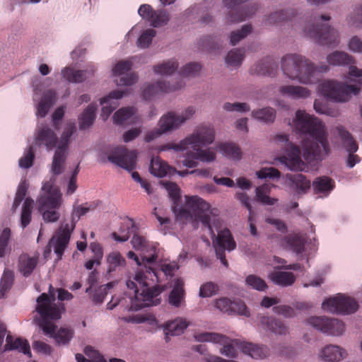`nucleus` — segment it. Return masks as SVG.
Segmentation results:
<instances>
[{
    "label": "nucleus",
    "instance_id": "obj_51",
    "mask_svg": "<svg viewBox=\"0 0 362 362\" xmlns=\"http://www.w3.org/2000/svg\"><path fill=\"white\" fill-rule=\"evenodd\" d=\"M14 281V274L11 270L4 272L1 279L0 296L4 298L6 293L11 288Z\"/></svg>",
    "mask_w": 362,
    "mask_h": 362
},
{
    "label": "nucleus",
    "instance_id": "obj_29",
    "mask_svg": "<svg viewBox=\"0 0 362 362\" xmlns=\"http://www.w3.org/2000/svg\"><path fill=\"white\" fill-rule=\"evenodd\" d=\"M260 324L273 333L279 335H286L288 333V327L283 322L268 316L259 317Z\"/></svg>",
    "mask_w": 362,
    "mask_h": 362
},
{
    "label": "nucleus",
    "instance_id": "obj_39",
    "mask_svg": "<svg viewBox=\"0 0 362 362\" xmlns=\"http://www.w3.org/2000/svg\"><path fill=\"white\" fill-rule=\"evenodd\" d=\"M55 99L56 93L54 90H49L45 92L37 105V115L45 117L51 106L54 104Z\"/></svg>",
    "mask_w": 362,
    "mask_h": 362
},
{
    "label": "nucleus",
    "instance_id": "obj_57",
    "mask_svg": "<svg viewBox=\"0 0 362 362\" xmlns=\"http://www.w3.org/2000/svg\"><path fill=\"white\" fill-rule=\"evenodd\" d=\"M156 35V31L155 30L152 28L146 30L138 38L136 45L143 49L148 47Z\"/></svg>",
    "mask_w": 362,
    "mask_h": 362
},
{
    "label": "nucleus",
    "instance_id": "obj_16",
    "mask_svg": "<svg viewBox=\"0 0 362 362\" xmlns=\"http://www.w3.org/2000/svg\"><path fill=\"white\" fill-rule=\"evenodd\" d=\"M195 113L194 107L189 106L185 109L182 115H177L173 112H169L160 118V135L175 130L181 124L191 118Z\"/></svg>",
    "mask_w": 362,
    "mask_h": 362
},
{
    "label": "nucleus",
    "instance_id": "obj_10",
    "mask_svg": "<svg viewBox=\"0 0 362 362\" xmlns=\"http://www.w3.org/2000/svg\"><path fill=\"white\" fill-rule=\"evenodd\" d=\"M107 153V160L128 171H132L136 165L137 153L134 150H128L125 146L113 147Z\"/></svg>",
    "mask_w": 362,
    "mask_h": 362
},
{
    "label": "nucleus",
    "instance_id": "obj_28",
    "mask_svg": "<svg viewBox=\"0 0 362 362\" xmlns=\"http://www.w3.org/2000/svg\"><path fill=\"white\" fill-rule=\"evenodd\" d=\"M240 349L244 354H248L255 359L264 358L269 354V349L267 346L258 345L250 342H241L240 344Z\"/></svg>",
    "mask_w": 362,
    "mask_h": 362
},
{
    "label": "nucleus",
    "instance_id": "obj_45",
    "mask_svg": "<svg viewBox=\"0 0 362 362\" xmlns=\"http://www.w3.org/2000/svg\"><path fill=\"white\" fill-rule=\"evenodd\" d=\"M296 12L294 9L282 10L271 13L266 19V23L272 25L281 23L284 21H292Z\"/></svg>",
    "mask_w": 362,
    "mask_h": 362
},
{
    "label": "nucleus",
    "instance_id": "obj_61",
    "mask_svg": "<svg viewBox=\"0 0 362 362\" xmlns=\"http://www.w3.org/2000/svg\"><path fill=\"white\" fill-rule=\"evenodd\" d=\"M256 175L259 179H278L281 176V173L278 169L274 167L262 168L256 172Z\"/></svg>",
    "mask_w": 362,
    "mask_h": 362
},
{
    "label": "nucleus",
    "instance_id": "obj_3",
    "mask_svg": "<svg viewBox=\"0 0 362 362\" xmlns=\"http://www.w3.org/2000/svg\"><path fill=\"white\" fill-rule=\"evenodd\" d=\"M214 139L215 131L214 128L209 126H201L179 144L168 143L160 145V152L170 149L175 151H183L190 146L194 151L187 152L182 163L184 166L192 168L198 165V160L209 163L216 159V153L214 151L210 148L200 149L201 147L211 144Z\"/></svg>",
    "mask_w": 362,
    "mask_h": 362
},
{
    "label": "nucleus",
    "instance_id": "obj_62",
    "mask_svg": "<svg viewBox=\"0 0 362 362\" xmlns=\"http://www.w3.org/2000/svg\"><path fill=\"white\" fill-rule=\"evenodd\" d=\"M218 291V286L214 282L209 281L201 285L199 288V296L208 298L215 295Z\"/></svg>",
    "mask_w": 362,
    "mask_h": 362
},
{
    "label": "nucleus",
    "instance_id": "obj_25",
    "mask_svg": "<svg viewBox=\"0 0 362 362\" xmlns=\"http://www.w3.org/2000/svg\"><path fill=\"white\" fill-rule=\"evenodd\" d=\"M173 289L169 293V304L179 308L185 302V291L184 289V281L181 278H176L173 281Z\"/></svg>",
    "mask_w": 362,
    "mask_h": 362
},
{
    "label": "nucleus",
    "instance_id": "obj_34",
    "mask_svg": "<svg viewBox=\"0 0 362 362\" xmlns=\"http://www.w3.org/2000/svg\"><path fill=\"white\" fill-rule=\"evenodd\" d=\"M305 239L298 235L285 236L281 240V245L290 249L296 254H301L305 250Z\"/></svg>",
    "mask_w": 362,
    "mask_h": 362
},
{
    "label": "nucleus",
    "instance_id": "obj_7",
    "mask_svg": "<svg viewBox=\"0 0 362 362\" xmlns=\"http://www.w3.org/2000/svg\"><path fill=\"white\" fill-rule=\"evenodd\" d=\"M331 17L327 14L315 17V23L303 30L305 35L314 39L320 45L337 46L339 42L338 32L327 23H322L329 21Z\"/></svg>",
    "mask_w": 362,
    "mask_h": 362
},
{
    "label": "nucleus",
    "instance_id": "obj_49",
    "mask_svg": "<svg viewBox=\"0 0 362 362\" xmlns=\"http://www.w3.org/2000/svg\"><path fill=\"white\" fill-rule=\"evenodd\" d=\"M54 332L52 333L47 334L50 335L51 337H53L55 339V340L58 344H68L71 341V339L73 338L74 331L69 328L62 327L57 332H55L57 327L54 324Z\"/></svg>",
    "mask_w": 362,
    "mask_h": 362
},
{
    "label": "nucleus",
    "instance_id": "obj_6",
    "mask_svg": "<svg viewBox=\"0 0 362 362\" xmlns=\"http://www.w3.org/2000/svg\"><path fill=\"white\" fill-rule=\"evenodd\" d=\"M42 193L37 199L39 211L45 222H56L60 217L57 211L62 205V194L60 189L51 182H46L42 187Z\"/></svg>",
    "mask_w": 362,
    "mask_h": 362
},
{
    "label": "nucleus",
    "instance_id": "obj_1",
    "mask_svg": "<svg viewBox=\"0 0 362 362\" xmlns=\"http://www.w3.org/2000/svg\"><path fill=\"white\" fill-rule=\"evenodd\" d=\"M129 259H134L139 266L144 265V269H139L135 274L133 280L127 281V286L134 291V296L131 298L130 310L138 311L143 308L156 305L158 296V274L151 264L157 256H141V259L132 251L127 253Z\"/></svg>",
    "mask_w": 362,
    "mask_h": 362
},
{
    "label": "nucleus",
    "instance_id": "obj_26",
    "mask_svg": "<svg viewBox=\"0 0 362 362\" xmlns=\"http://www.w3.org/2000/svg\"><path fill=\"white\" fill-rule=\"evenodd\" d=\"M346 351L339 346L329 344L320 352L319 357L327 362L339 361L346 356Z\"/></svg>",
    "mask_w": 362,
    "mask_h": 362
},
{
    "label": "nucleus",
    "instance_id": "obj_55",
    "mask_svg": "<svg viewBox=\"0 0 362 362\" xmlns=\"http://www.w3.org/2000/svg\"><path fill=\"white\" fill-rule=\"evenodd\" d=\"M252 32L251 25H244L240 30L233 31L230 35L231 45H237L240 40L246 37Z\"/></svg>",
    "mask_w": 362,
    "mask_h": 362
},
{
    "label": "nucleus",
    "instance_id": "obj_44",
    "mask_svg": "<svg viewBox=\"0 0 362 362\" xmlns=\"http://www.w3.org/2000/svg\"><path fill=\"white\" fill-rule=\"evenodd\" d=\"M218 148L223 156L230 159L238 160L242 157V151L235 144L222 143L218 146Z\"/></svg>",
    "mask_w": 362,
    "mask_h": 362
},
{
    "label": "nucleus",
    "instance_id": "obj_52",
    "mask_svg": "<svg viewBox=\"0 0 362 362\" xmlns=\"http://www.w3.org/2000/svg\"><path fill=\"white\" fill-rule=\"evenodd\" d=\"M245 54L244 48L233 49L228 52L226 62L230 66H240L245 57Z\"/></svg>",
    "mask_w": 362,
    "mask_h": 362
},
{
    "label": "nucleus",
    "instance_id": "obj_33",
    "mask_svg": "<svg viewBox=\"0 0 362 362\" xmlns=\"http://www.w3.org/2000/svg\"><path fill=\"white\" fill-rule=\"evenodd\" d=\"M313 187L316 194L328 195L334 188L335 182L327 176H320L315 179Z\"/></svg>",
    "mask_w": 362,
    "mask_h": 362
},
{
    "label": "nucleus",
    "instance_id": "obj_38",
    "mask_svg": "<svg viewBox=\"0 0 362 362\" xmlns=\"http://www.w3.org/2000/svg\"><path fill=\"white\" fill-rule=\"evenodd\" d=\"M38 258L22 254L18 259V269L24 276H30L37 266Z\"/></svg>",
    "mask_w": 362,
    "mask_h": 362
},
{
    "label": "nucleus",
    "instance_id": "obj_36",
    "mask_svg": "<svg viewBox=\"0 0 362 362\" xmlns=\"http://www.w3.org/2000/svg\"><path fill=\"white\" fill-rule=\"evenodd\" d=\"M93 69L90 71L74 70L69 67L64 68L62 71L63 77L70 83H81L88 77V75H93Z\"/></svg>",
    "mask_w": 362,
    "mask_h": 362
},
{
    "label": "nucleus",
    "instance_id": "obj_11",
    "mask_svg": "<svg viewBox=\"0 0 362 362\" xmlns=\"http://www.w3.org/2000/svg\"><path fill=\"white\" fill-rule=\"evenodd\" d=\"M322 308L332 313L351 314L358 310V303L349 296L338 294L337 296L325 300Z\"/></svg>",
    "mask_w": 362,
    "mask_h": 362
},
{
    "label": "nucleus",
    "instance_id": "obj_37",
    "mask_svg": "<svg viewBox=\"0 0 362 362\" xmlns=\"http://www.w3.org/2000/svg\"><path fill=\"white\" fill-rule=\"evenodd\" d=\"M269 278L276 285L288 286L296 281L295 275L290 272L274 271L269 274Z\"/></svg>",
    "mask_w": 362,
    "mask_h": 362
},
{
    "label": "nucleus",
    "instance_id": "obj_63",
    "mask_svg": "<svg viewBox=\"0 0 362 362\" xmlns=\"http://www.w3.org/2000/svg\"><path fill=\"white\" fill-rule=\"evenodd\" d=\"M95 208V206H93V204H90L89 206H83L79 205L75 207L73 209L71 214V223H74L76 226V223L80 219V218L87 214L90 210H93Z\"/></svg>",
    "mask_w": 362,
    "mask_h": 362
},
{
    "label": "nucleus",
    "instance_id": "obj_5",
    "mask_svg": "<svg viewBox=\"0 0 362 362\" xmlns=\"http://www.w3.org/2000/svg\"><path fill=\"white\" fill-rule=\"evenodd\" d=\"M55 297L54 288L52 285L49 288V294L42 293L37 298L35 311L40 317L35 320L45 334L52 333L54 325L52 320H57L61 317L62 312L64 310L63 305L54 303Z\"/></svg>",
    "mask_w": 362,
    "mask_h": 362
},
{
    "label": "nucleus",
    "instance_id": "obj_50",
    "mask_svg": "<svg viewBox=\"0 0 362 362\" xmlns=\"http://www.w3.org/2000/svg\"><path fill=\"white\" fill-rule=\"evenodd\" d=\"M271 187L267 184H264L256 188V197L258 201L265 205H274L277 199L268 196L270 192Z\"/></svg>",
    "mask_w": 362,
    "mask_h": 362
},
{
    "label": "nucleus",
    "instance_id": "obj_60",
    "mask_svg": "<svg viewBox=\"0 0 362 362\" xmlns=\"http://www.w3.org/2000/svg\"><path fill=\"white\" fill-rule=\"evenodd\" d=\"M201 69L199 63L191 62L182 67L180 74L184 77H194L199 73Z\"/></svg>",
    "mask_w": 362,
    "mask_h": 362
},
{
    "label": "nucleus",
    "instance_id": "obj_8",
    "mask_svg": "<svg viewBox=\"0 0 362 362\" xmlns=\"http://www.w3.org/2000/svg\"><path fill=\"white\" fill-rule=\"evenodd\" d=\"M320 92L327 98L336 102H346L351 95H356L360 88L356 85H346L334 81H327L320 85Z\"/></svg>",
    "mask_w": 362,
    "mask_h": 362
},
{
    "label": "nucleus",
    "instance_id": "obj_17",
    "mask_svg": "<svg viewBox=\"0 0 362 362\" xmlns=\"http://www.w3.org/2000/svg\"><path fill=\"white\" fill-rule=\"evenodd\" d=\"M247 0H223L224 6L228 8L227 21L236 23L245 21L255 13L257 8L242 6Z\"/></svg>",
    "mask_w": 362,
    "mask_h": 362
},
{
    "label": "nucleus",
    "instance_id": "obj_23",
    "mask_svg": "<svg viewBox=\"0 0 362 362\" xmlns=\"http://www.w3.org/2000/svg\"><path fill=\"white\" fill-rule=\"evenodd\" d=\"M35 141L37 146H44L47 151H52L57 146L58 138L52 129L42 127L37 129Z\"/></svg>",
    "mask_w": 362,
    "mask_h": 362
},
{
    "label": "nucleus",
    "instance_id": "obj_15",
    "mask_svg": "<svg viewBox=\"0 0 362 362\" xmlns=\"http://www.w3.org/2000/svg\"><path fill=\"white\" fill-rule=\"evenodd\" d=\"M75 228L74 223H62L49 242L55 254L61 259L70 240L71 234ZM50 250V248H49Z\"/></svg>",
    "mask_w": 362,
    "mask_h": 362
},
{
    "label": "nucleus",
    "instance_id": "obj_18",
    "mask_svg": "<svg viewBox=\"0 0 362 362\" xmlns=\"http://www.w3.org/2000/svg\"><path fill=\"white\" fill-rule=\"evenodd\" d=\"M214 244L217 258L228 267V263L226 258L225 250L232 251L236 247V243L230 231L228 228L219 231Z\"/></svg>",
    "mask_w": 362,
    "mask_h": 362
},
{
    "label": "nucleus",
    "instance_id": "obj_31",
    "mask_svg": "<svg viewBox=\"0 0 362 362\" xmlns=\"http://www.w3.org/2000/svg\"><path fill=\"white\" fill-rule=\"evenodd\" d=\"M290 182V187L298 194L305 193L310 187V181L303 174L286 175Z\"/></svg>",
    "mask_w": 362,
    "mask_h": 362
},
{
    "label": "nucleus",
    "instance_id": "obj_20",
    "mask_svg": "<svg viewBox=\"0 0 362 362\" xmlns=\"http://www.w3.org/2000/svg\"><path fill=\"white\" fill-rule=\"evenodd\" d=\"M337 130L346 150L349 152L346 165L349 168H351L356 163L360 162L358 156L354 154L358 148V144L354 139L352 135L343 127H338Z\"/></svg>",
    "mask_w": 362,
    "mask_h": 362
},
{
    "label": "nucleus",
    "instance_id": "obj_35",
    "mask_svg": "<svg viewBox=\"0 0 362 362\" xmlns=\"http://www.w3.org/2000/svg\"><path fill=\"white\" fill-rule=\"evenodd\" d=\"M279 92L281 95L292 99L306 98L310 95L308 88L299 86H282L279 88Z\"/></svg>",
    "mask_w": 362,
    "mask_h": 362
},
{
    "label": "nucleus",
    "instance_id": "obj_2",
    "mask_svg": "<svg viewBox=\"0 0 362 362\" xmlns=\"http://www.w3.org/2000/svg\"><path fill=\"white\" fill-rule=\"evenodd\" d=\"M293 122L298 133L309 135L313 139L312 141L305 140L302 144L303 157L307 163H310L329 154V146L325 126L318 118L298 110Z\"/></svg>",
    "mask_w": 362,
    "mask_h": 362
},
{
    "label": "nucleus",
    "instance_id": "obj_14",
    "mask_svg": "<svg viewBox=\"0 0 362 362\" xmlns=\"http://www.w3.org/2000/svg\"><path fill=\"white\" fill-rule=\"evenodd\" d=\"M309 325L327 334L339 336L345 330L344 323L337 319L325 317H311L307 320Z\"/></svg>",
    "mask_w": 362,
    "mask_h": 362
},
{
    "label": "nucleus",
    "instance_id": "obj_64",
    "mask_svg": "<svg viewBox=\"0 0 362 362\" xmlns=\"http://www.w3.org/2000/svg\"><path fill=\"white\" fill-rule=\"evenodd\" d=\"M228 315L238 314L245 316H249L250 312L244 302L242 300L231 301Z\"/></svg>",
    "mask_w": 362,
    "mask_h": 362
},
{
    "label": "nucleus",
    "instance_id": "obj_22",
    "mask_svg": "<svg viewBox=\"0 0 362 362\" xmlns=\"http://www.w3.org/2000/svg\"><path fill=\"white\" fill-rule=\"evenodd\" d=\"M133 63L129 60H121L118 62L112 71L115 76H122L119 78V81L117 83L119 86H132L136 83L138 81V76L135 73L127 72L131 70Z\"/></svg>",
    "mask_w": 362,
    "mask_h": 362
},
{
    "label": "nucleus",
    "instance_id": "obj_27",
    "mask_svg": "<svg viewBox=\"0 0 362 362\" xmlns=\"http://www.w3.org/2000/svg\"><path fill=\"white\" fill-rule=\"evenodd\" d=\"M277 69L278 64L274 59L272 57H266L255 64L251 71L257 75L272 76L275 75Z\"/></svg>",
    "mask_w": 362,
    "mask_h": 362
},
{
    "label": "nucleus",
    "instance_id": "obj_40",
    "mask_svg": "<svg viewBox=\"0 0 362 362\" xmlns=\"http://www.w3.org/2000/svg\"><path fill=\"white\" fill-rule=\"evenodd\" d=\"M67 151L57 148L52 163V172L55 175L62 174L64 170L65 161L66 160Z\"/></svg>",
    "mask_w": 362,
    "mask_h": 362
},
{
    "label": "nucleus",
    "instance_id": "obj_47",
    "mask_svg": "<svg viewBox=\"0 0 362 362\" xmlns=\"http://www.w3.org/2000/svg\"><path fill=\"white\" fill-rule=\"evenodd\" d=\"M108 264L107 272L110 274L117 269L123 268L126 265V260L119 252H112L107 257Z\"/></svg>",
    "mask_w": 362,
    "mask_h": 362
},
{
    "label": "nucleus",
    "instance_id": "obj_42",
    "mask_svg": "<svg viewBox=\"0 0 362 362\" xmlns=\"http://www.w3.org/2000/svg\"><path fill=\"white\" fill-rule=\"evenodd\" d=\"M138 13L142 19L148 22L154 28L158 27V12L149 4L140 6Z\"/></svg>",
    "mask_w": 362,
    "mask_h": 362
},
{
    "label": "nucleus",
    "instance_id": "obj_48",
    "mask_svg": "<svg viewBox=\"0 0 362 362\" xmlns=\"http://www.w3.org/2000/svg\"><path fill=\"white\" fill-rule=\"evenodd\" d=\"M252 117L265 123H272L276 118V110L272 107H264L252 112Z\"/></svg>",
    "mask_w": 362,
    "mask_h": 362
},
{
    "label": "nucleus",
    "instance_id": "obj_21",
    "mask_svg": "<svg viewBox=\"0 0 362 362\" xmlns=\"http://www.w3.org/2000/svg\"><path fill=\"white\" fill-rule=\"evenodd\" d=\"M130 225L131 226H127L128 232L123 235H119L116 233H113L112 237L114 239L119 242H125L129 238L131 234H133L134 235L131 241L133 247L136 250L140 251L142 253L148 252L149 246L145 238L136 233L137 228L134 222L131 221Z\"/></svg>",
    "mask_w": 362,
    "mask_h": 362
},
{
    "label": "nucleus",
    "instance_id": "obj_43",
    "mask_svg": "<svg viewBox=\"0 0 362 362\" xmlns=\"http://www.w3.org/2000/svg\"><path fill=\"white\" fill-rule=\"evenodd\" d=\"M96 105L91 103L78 117L80 129L90 127L95 119Z\"/></svg>",
    "mask_w": 362,
    "mask_h": 362
},
{
    "label": "nucleus",
    "instance_id": "obj_56",
    "mask_svg": "<svg viewBox=\"0 0 362 362\" xmlns=\"http://www.w3.org/2000/svg\"><path fill=\"white\" fill-rule=\"evenodd\" d=\"M134 113L133 107H122L118 110L113 115L114 122L117 124H122L126 120L129 119Z\"/></svg>",
    "mask_w": 362,
    "mask_h": 362
},
{
    "label": "nucleus",
    "instance_id": "obj_24",
    "mask_svg": "<svg viewBox=\"0 0 362 362\" xmlns=\"http://www.w3.org/2000/svg\"><path fill=\"white\" fill-rule=\"evenodd\" d=\"M125 93L122 90H115L111 91L106 97L100 99V104L103 105L100 117L105 121L110 114L117 107L118 103L113 101V99L122 98Z\"/></svg>",
    "mask_w": 362,
    "mask_h": 362
},
{
    "label": "nucleus",
    "instance_id": "obj_59",
    "mask_svg": "<svg viewBox=\"0 0 362 362\" xmlns=\"http://www.w3.org/2000/svg\"><path fill=\"white\" fill-rule=\"evenodd\" d=\"M245 282L247 286L260 291L265 290L267 287L264 280L254 274L248 275L245 279Z\"/></svg>",
    "mask_w": 362,
    "mask_h": 362
},
{
    "label": "nucleus",
    "instance_id": "obj_19",
    "mask_svg": "<svg viewBox=\"0 0 362 362\" xmlns=\"http://www.w3.org/2000/svg\"><path fill=\"white\" fill-rule=\"evenodd\" d=\"M327 62L333 66H346L350 65L349 74L350 78L354 80H358L362 83V69H358L354 64V58L344 52L335 51L329 54L327 57Z\"/></svg>",
    "mask_w": 362,
    "mask_h": 362
},
{
    "label": "nucleus",
    "instance_id": "obj_53",
    "mask_svg": "<svg viewBox=\"0 0 362 362\" xmlns=\"http://www.w3.org/2000/svg\"><path fill=\"white\" fill-rule=\"evenodd\" d=\"M189 173H190V171L187 170L178 171L175 168L169 165L167 162L160 159V178L165 176L171 177L175 174L184 177Z\"/></svg>",
    "mask_w": 362,
    "mask_h": 362
},
{
    "label": "nucleus",
    "instance_id": "obj_13",
    "mask_svg": "<svg viewBox=\"0 0 362 362\" xmlns=\"http://www.w3.org/2000/svg\"><path fill=\"white\" fill-rule=\"evenodd\" d=\"M186 204L197 215V218L202 224L208 228L210 235L214 236L215 233L211 225V216L208 214L210 210L209 204L197 196H186Z\"/></svg>",
    "mask_w": 362,
    "mask_h": 362
},
{
    "label": "nucleus",
    "instance_id": "obj_41",
    "mask_svg": "<svg viewBox=\"0 0 362 362\" xmlns=\"http://www.w3.org/2000/svg\"><path fill=\"white\" fill-rule=\"evenodd\" d=\"M160 185H162L168 192V194L173 202V209L176 211L177 206H179L181 199V192L178 185L175 182L160 181Z\"/></svg>",
    "mask_w": 362,
    "mask_h": 362
},
{
    "label": "nucleus",
    "instance_id": "obj_12",
    "mask_svg": "<svg viewBox=\"0 0 362 362\" xmlns=\"http://www.w3.org/2000/svg\"><path fill=\"white\" fill-rule=\"evenodd\" d=\"M194 339L198 341H211L223 344L221 353L228 357L235 358L236 356V350L235 346L240 349L241 342L237 340L228 341V338L224 335L214 332H197L194 334Z\"/></svg>",
    "mask_w": 362,
    "mask_h": 362
},
{
    "label": "nucleus",
    "instance_id": "obj_4",
    "mask_svg": "<svg viewBox=\"0 0 362 362\" xmlns=\"http://www.w3.org/2000/svg\"><path fill=\"white\" fill-rule=\"evenodd\" d=\"M281 69L289 78L297 79L303 83H316L319 81V71L315 64L305 57L291 54L282 58Z\"/></svg>",
    "mask_w": 362,
    "mask_h": 362
},
{
    "label": "nucleus",
    "instance_id": "obj_58",
    "mask_svg": "<svg viewBox=\"0 0 362 362\" xmlns=\"http://www.w3.org/2000/svg\"><path fill=\"white\" fill-rule=\"evenodd\" d=\"M348 23L351 26L356 28L362 27V4L356 6L348 18Z\"/></svg>",
    "mask_w": 362,
    "mask_h": 362
},
{
    "label": "nucleus",
    "instance_id": "obj_30",
    "mask_svg": "<svg viewBox=\"0 0 362 362\" xmlns=\"http://www.w3.org/2000/svg\"><path fill=\"white\" fill-rule=\"evenodd\" d=\"M6 345L4 351L6 350H18L23 353L25 355L31 357V351L30 344L25 339L21 338H16L14 339L13 337L11 334H7L6 338Z\"/></svg>",
    "mask_w": 362,
    "mask_h": 362
},
{
    "label": "nucleus",
    "instance_id": "obj_9",
    "mask_svg": "<svg viewBox=\"0 0 362 362\" xmlns=\"http://www.w3.org/2000/svg\"><path fill=\"white\" fill-rule=\"evenodd\" d=\"M276 142L286 144V155L282 157L284 163L290 170L294 171H303L307 168V165L301 159V151L298 146L288 142V137L286 134H278L275 136Z\"/></svg>",
    "mask_w": 362,
    "mask_h": 362
},
{
    "label": "nucleus",
    "instance_id": "obj_54",
    "mask_svg": "<svg viewBox=\"0 0 362 362\" xmlns=\"http://www.w3.org/2000/svg\"><path fill=\"white\" fill-rule=\"evenodd\" d=\"M76 131V126L74 123L69 124L66 127L65 130L62 134L60 141L57 148H61L62 150L67 151L69 141Z\"/></svg>",
    "mask_w": 362,
    "mask_h": 362
},
{
    "label": "nucleus",
    "instance_id": "obj_46",
    "mask_svg": "<svg viewBox=\"0 0 362 362\" xmlns=\"http://www.w3.org/2000/svg\"><path fill=\"white\" fill-rule=\"evenodd\" d=\"M34 201L30 197H27L22 206L21 214V226L23 228H26L32 221V212Z\"/></svg>",
    "mask_w": 362,
    "mask_h": 362
},
{
    "label": "nucleus",
    "instance_id": "obj_32",
    "mask_svg": "<svg viewBox=\"0 0 362 362\" xmlns=\"http://www.w3.org/2000/svg\"><path fill=\"white\" fill-rule=\"evenodd\" d=\"M188 326L189 323L183 318H177L168 322L164 328L166 341H168L169 336H178L182 334Z\"/></svg>",
    "mask_w": 362,
    "mask_h": 362
}]
</instances>
